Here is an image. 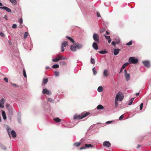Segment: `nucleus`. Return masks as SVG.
Returning <instances> with one entry per match:
<instances>
[{
    "label": "nucleus",
    "instance_id": "obj_1",
    "mask_svg": "<svg viewBox=\"0 0 151 151\" xmlns=\"http://www.w3.org/2000/svg\"><path fill=\"white\" fill-rule=\"evenodd\" d=\"M90 114L89 112H83L79 115H75L74 116L73 119H81L85 117Z\"/></svg>",
    "mask_w": 151,
    "mask_h": 151
},
{
    "label": "nucleus",
    "instance_id": "obj_2",
    "mask_svg": "<svg viewBox=\"0 0 151 151\" xmlns=\"http://www.w3.org/2000/svg\"><path fill=\"white\" fill-rule=\"evenodd\" d=\"M42 105L45 110L47 111L50 110V107L46 102L43 101L42 103Z\"/></svg>",
    "mask_w": 151,
    "mask_h": 151
},
{
    "label": "nucleus",
    "instance_id": "obj_3",
    "mask_svg": "<svg viewBox=\"0 0 151 151\" xmlns=\"http://www.w3.org/2000/svg\"><path fill=\"white\" fill-rule=\"evenodd\" d=\"M129 62L130 64H136L138 62V60L134 57H132L129 58Z\"/></svg>",
    "mask_w": 151,
    "mask_h": 151
},
{
    "label": "nucleus",
    "instance_id": "obj_4",
    "mask_svg": "<svg viewBox=\"0 0 151 151\" xmlns=\"http://www.w3.org/2000/svg\"><path fill=\"white\" fill-rule=\"evenodd\" d=\"M93 40L99 43V35L96 33L93 34Z\"/></svg>",
    "mask_w": 151,
    "mask_h": 151
},
{
    "label": "nucleus",
    "instance_id": "obj_5",
    "mask_svg": "<svg viewBox=\"0 0 151 151\" xmlns=\"http://www.w3.org/2000/svg\"><path fill=\"white\" fill-rule=\"evenodd\" d=\"M93 147V146L91 144H86L85 145V146H83L80 148V150H82L84 149H86L88 148L89 147L92 148Z\"/></svg>",
    "mask_w": 151,
    "mask_h": 151
},
{
    "label": "nucleus",
    "instance_id": "obj_6",
    "mask_svg": "<svg viewBox=\"0 0 151 151\" xmlns=\"http://www.w3.org/2000/svg\"><path fill=\"white\" fill-rule=\"evenodd\" d=\"M42 93L44 94H46L48 95H50L51 94V91L46 88L43 89Z\"/></svg>",
    "mask_w": 151,
    "mask_h": 151
},
{
    "label": "nucleus",
    "instance_id": "obj_7",
    "mask_svg": "<svg viewBox=\"0 0 151 151\" xmlns=\"http://www.w3.org/2000/svg\"><path fill=\"white\" fill-rule=\"evenodd\" d=\"M143 64L146 67L149 68L150 67V64L149 60H145L142 62Z\"/></svg>",
    "mask_w": 151,
    "mask_h": 151
},
{
    "label": "nucleus",
    "instance_id": "obj_8",
    "mask_svg": "<svg viewBox=\"0 0 151 151\" xmlns=\"http://www.w3.org/2000/svg\"><path fill=\"white\" fill-rule=\"evenodd\" d=\"M117 95H118L117 99L118 101H121L123 98L124 96L123 94L122 93L119 92Z\"/></svg>",
    "mask_w": 151,
    "mask_h": 151
},
{
    "label": "nucleus",
    "instance_id": "obj_9",
    "mask_svg": "<svg viewBox=\"0 0 151 151\" xmlns=\"http://www.w3.org/2000/svg\"><path fill=\"white\" fill-rule=\"evenodd\" d=\"M124 75L126 78V80L128 81L130 79V74L127 73V71L126 70H124Z\"/></svg>",
    "mask_w": 151,
    "mask_h": 151
},
{
    "label": "nucleus",
    "instance_id": "obj_10",
    "mask_svg": "<svg viewBox=\"0 0 151 151\" xmlns=\"http://www.w3.org/2000/svg\"><path fill=\"white\" fill-rule=\"evenodd\" d=\"M103 145L104 147H108L110 146L111 143L109 141H106L103 143Z\"/></svg>",
    "mask_w": 151,
    "mask_h": 151
},
{
    "label": "nucleus",
    "instance_id": "obj_11",
    "mask_svg": "<svg viewBox=\"0 0 151 151\" xmlns=\"http://www.w3.org/2000/svg\"><path fill=\"white\" fill-rule=\"evenodd\" d=\"M0 9H4L9 13H10L12 12V10L10 9L6 6L0 7Z\"/></svg>",
    "mask_w": 151,
    "mask_h": 151
},
{
    "label": "nucleus",
    "instance_id": "obj_12",
    "mask_svg": "<svg viewBox=\"0 0 151 151\" xmlns=\"http://www.w3.org/2000/svg\"><path fill=\"white\" fill-rule=\"evenodd\" d=\"M5 101L4 99L2 98L0 101V108H3L4 107V104Z\"/></svg>",
    "mask_w": 151,
    "mask_h": 151
},
{
    "label": "nucleus",
    "instance_id": "obj_13",
    "mask_svg": "<svg viewBox=\"0 0 151 151\" xmlns=\"http://www.w3.org/2000/svg\"><path fill=\"white\" fill-rule=\"evenodd\" d=\"M76 49H80L82 48L83 47V45L80 43H77L76 44H75Z\"/></svg>",
    "mask_w": 151,
    "mask_h": 151
},
{
    "label": "nucleus",
    "instance_id": "obj_14",
    "mask_svg": "<svg viewBox=\"0 0 151 151\" xmlns=\"http://www.w3.org/2000/svg\"><path fill=\"white\" fill-rule=\"evenodd\" d=\"M120 49L119 48L117 49H114V54L115 55H118L119 51H120Z\"/></svg>",
    "mask_w": 151,
    "mask_h": 151
},
{
    "label": "nucleus",
    "instance_id": "obj_15",
    "mask_svg": "<svg viewBox=\"0 0 151 151\" xmlns=\"http://www.w3.org/2000/svg\"><path fill=\"white\" fill-rule=\"evenodd\" d=\"M92 47L95 50H98V45L97 43L95 42H94L92 44Z\"/></svg>",
    "mask_w": 151,
    "mask_h": 151
},
{
    "label": "nucleus",
    "instance_id": "obj_16",
    "mask_svg": "<svg viewBox=\"0 0 151 151\" xmlns=\"http://www.w3.org/2000/svg\"><path fill=\"white\" fill-rule=\"evenodd\" d=\"M109 71L105 69L104 70L103 75L104 77H107L109 75Z\"/></svg>",
    "mask_w": 151,
    "mask_h": 151
},
{
    "label": "nucleus",
    "instance_id": "obj_17",
    "mask_svg": "<svg viewBox=\"0 0 151 151\" xmlns=\"http://www.w3.org/2000/svg\"><path fill=\"white\" fill-rule=\"evenodd\" d=\"M70 48L72 51L75 52L76 50V48L75 45H71L70 47Z\"/></svg>",
    "mask_w": 151,
    "mask_h": 151
},
{
    "label": "nucleus",
    "instance_id": "obj_18",
    "mask_svg": "<svg viewBox=\"0 0 151 151\" xmlns=\"http://www.w3.org/2000/svg\"><path fill=\"white\" fill-rule=\"evenodd\" d=\"M10 133L13 137L15 138L17 137L16 133L14 130H12Z\"/></svg>",
    "mask_w": 151,
    "mask_h": 151
},
{
    "label": "nucleus",
    "instance_id": "obj_19",
    "mask_svg": "<svg viewBox=\"0 0 151 151\" xmlns=\"http://www.w3.org/2000/svg\"><path fill=\"white\" fill-rule=\"evenodd\" d=\"M118 96V95H116V98L115 99V108H116L118 106V102L117 101H118V99H117V97Z\"/></svg>",
    "mask_w": 151,
    "mask_h": 151
},
{
    "label": "nucleus",
    "instance_id": "obj_20",
    "mask_svg": "<svg viewBox=\"0 0 151 151\" xmlns=\"http://www.w3.org/2000/svg\"><path fill=\"white\" fill-rule=\"evenodd\" d=\"M83 140V139H82L81 140V142H75L73 144L74 145L77 147H79L80 145Z\"/></svg>",
    "mask_w": 151,
    "mask_h": 151
},
{
    "label": "nucleus",
    "instance_id": "obj_21",
    "mask_svg": "<svg viewBox=\"0 0 151 151\" xmlns=\"http://www.w3.org/2000/svg\"><path fill=\"white\" fill-rule=\"evenodd\" d=\"M11 128L10 127H9L7 126V132L8 133V134L9 136V137L10 138H11V136L10 135V132L11 131Z\"/></svg>",
    "mask_w": 151,
    "mask_h": 151
},
{
    "label": "nucleus",
    "instance_id": "obj_22",
    "mask_svg": "<svg viewBox=\"0 0 151 151\" xmlns=\"http://www.w3.org/2000/svg\"><path fill=\"white\" fill-rule=\"evenodd\" d=\"M2 115L3 119L4 120L6 119V116L5 111H2Z\"/></svg>",
    "mask_w": 151,
    "mask_h": 151
},
{
    "label": "nucleus",
    "instance_id": "obj_23",
    "mask_svg": "<svg viewBox=\"0 0 151 151\" xmlns=\"http://www.w3.org/2000/svg\"><path fill=\"white\" fill-rule=\"evenodd\" d=\"M66 37L68 39V40H69L70 41L73 43H74L75 42V41L71 37H69L68 36H66Z\"/></svg>",
    "mask_w": 151,
    "mask_h": 151
},
{
    "label": "nucleus",
    "instance_id": "obj_24",
    "mask_svg": "<svg viewBox=\"0 0 151 151\" xmlns=\"http://www.w3.org/2000/svg\"><path fill=\"white\" fill-rule=\"evenodd\" d=\"M68 45V42L64 41L62 43L61 46L63 47H65Z\"/></svg>",
    "mask_w": 151,
    "mask_h": 151
},
{
    "label": "nucleus",
    "instance_id": "obj_25",
    "mask_svg": "<svg viewBox=\"0 0 151 151\" xmlns=\"http://www.w3.org/2000/svg\"><path fill=\"white\" fill-rule=\"evenodd\" d=\"M104 108L103 106L101 105H99L97 107V109L98 110L103 109Z\"/></svg>",
    "mask_w": 151,
    "mask_h": 151
},
{
    "label": "nucleus",
    "instance_id": "obj_26",
    "mask_svg": "<svg viewBox=\"0 0 151 151\" xmlns=\"http://www.w3.org/2000/svg\"><path fill=\"white\" fill-rule=\"evenodd\" d=\"M53 120L56 122H59L61 121V119L58 117H56L53 119Z\"/></svg>",
    "mask_w": 151,
    "mask_h": 151
},
{
    "label": "nucleus",
    "instance_id": "obj_27",
    "mask_svg": "<svg viewBox=\"0 0 151 151\" xmlns=\"http://www.w3.org/2000/svg\"><path fill=\"white\" fill-rule=\"evenodd\" d=\"M0 147L2 149L4 150H6V147L1 143H0Z\"/></svg>",
    "mask_w": 151,
    "mask_h": 151
},
{
    "label": "nucleus",
    "instance_id": "obj_28",
    "mask_svg": "<svg viewBox=\"0 0 151 151\" xmlns=\"http://www.w3.org/2000/svg\"><path fill=\"white\" fill-rule=\"evenodd\" d=\"M99 53L102 54H104L108 52L105 50H101L98 52Z\"/></svg>",
    "mask_w": 151,
    "mask_h": 151
},
{
    "label": "nucleus",
    "instance_id": "obj_29",
    "mask_svg": "<svg viewBox=\"0 0 151 151\" xmlns=\"http://www.w3.org/2000/svg\"><path fill=\"white\" fill-rule=\"evenodd\" d=\"M103 90V87L101 86H99L98 89L97 91L99 92H100L102 91Z\"/></svg>",
    "mask_w": 151,
    "mask_h": 151
},
{
    "label": "nucleus",
    "instance_id": "obj_30",
    "mask_svg": "<svg viewBox=\"0 0 151 151\" xmlns=\"http://www.w3.org/2000/svg\"><path fill=\"white\" fill-rule=\"evenodd\" d=\"M9 1L13 4L15 5L17 4L16 0H9Z\"/></svg>",
    "mask_w": 151,
    "mask_h": 151
},
{
    "label": "nucleus",
    "instance_id": "obj_31",
    "mask_svg": "<svg viewBox=\"0 0 151 151\" xmlns=\"http://www.w3.org/2000/svg\"><path fill=\"white\" fill-rule=\"evenodd\" d=\"M134 99V98H132L130 99L129 101V103L128 104V105H131L132 104Z\"/></svg>",
    "mask_w": 151,
    "mask_h": 151
},
{
    "label": "nucleus",
    "instance_id": "obj_32",
    "mask_svg": "<svg viewBox=\"0 0 151 151\" xmlns=\"http://www.w3.org/2000/svg\"><path fill=\"white\" fill-rule=\"evenodd\" d=\"M59 65L58 64H55L53 65L52 68H59Z\"/></svg>",
    "mask_w": 151,
    "mask_h": 151
},
{
    "label": "nucleus",
    "instance_id": "obj_33",
    "mask_svg": "<svg viewBox=\"0 0 151 151\" xmlns=\"http://www.w3.org/2000/svg\"><path fill=\"white\" fill-rule=\"evenodd\" d=\"M92 70L93 73V74L94 75H96L97 73V72L96 70L95 67H94L92 69Z\"/></svg>",
    "mask_w": 151,
    "mask_h": 151
},
{
    "label": "nucleus",
    "instance_id": "obj_34",
    "mask_svg": "<svg viewBox=\"0 0 151 151\" xmlns=\"http://www.w3.org/2000/svg\"><path fill=\"white\" fill-rule=\"evenodd\" d=\"M95 60L92 57H91V63L92 64H94L95 63Z\"/></svg>",
    "mask_w": 151,
    "mask_h": 151
},
{
    "label": "nucleus",
    "instance_id": "obj_35",
    "mask_svg": "<svg viewBox=\"0 0 151 151\" xmlns=\"http://www.w3.org/2000/svg\"><path fill=\"white\" fill-rule=\"evenodd\" d=\"M60 59H61V58H59L58 57V58H55V59H53L52 60L54 62H58V61L60 60Z\"/></svg>",
    "mask_w": 151,
    "mask_h": 151
},
{
    "label": "nucleus",
    "instance_id": "obj_36",
    "mask_svg": "<svg viewBox=\"0 0 151 151\" xmlns=\"http://www.w3.org/2000/svg\"><path fill=\"white\" fill-rule=\"evenodd\" d=\"M10 83L12 85L13 87L18 88L19 87L18 85L15 83H13L11 82H10Z\"/></svg>",
    "mask_w": 151,
    "mask_h": 151
},
{
    "label": "nucleus",
    "instance_id": "obj_37",
    "mask_svg": "<svg viewBox=\"0 0 151 151\" xmlns=\"http://www.w3.org/2000/svg\"><path fill=\"white\" fill-rule=\"evenodd\" d=\"M23 75L24 77L27 78L26 72L24 69H23Z\"/></svg>",
    "mask_w": 151,
    "mask_h": 151
},
{
    "label": "nucleus",
    "instance_id": "obj_38",
    "mask_svg": "<svg viewBox=\"0 0 151 151\" xmlns=\"http://www.w3.org/2000/svg\"><path fill=\"white\" fill-rule=\"evenodd\" d=\"M59 75V73L58 72L55 71L54 72V75L56 76H58Z\"/></svg>",
    "mask_w": 151,
    "mask_h": 151
},
{
    "label": "nucleus",
    "instance_id": "obj_39",
    "mask_svg": "<svg viewBox=\"0 0 151 151\" xmlns=\"http://www.w3.org/2000/svg\"><path fill=\"white\" fill-rule=\"evenodd\" d=\"M48 81V79L47 78H44L43 79V82L45 84H46Z\"/></svg>",
    "mask_w": 151,
    "mask_h": 151
},
{
    "label": "nucleus",
    "instance_id": "obj_40",
    "mask_svg": "<svg viewBox=\"0 0 151 151\" xmlns=\"http://www.w3.org/2000/svg\"><path fill=\"white\" fill-rule=\"evenodd\" d=\"M132 40L130 41L129 42L126 44V45L128 46L131 45H132Z\"/></svg>",
    "mask_w": 151,
    "mask_h": 151
},
{
    "label": "nucleus",
    "instance_id": "obj_41",
    "mask_svg": "<svg viewBox=\"0 0 151 151\" xmlns=\"http://www.w3.org/2000/svg\"><path fill=\"white\" fill-rule=\"evenodd\" d=\"M28 33L27 32H25L24 33V38H26L28 36Z\"/></svg>",
    "mask_w": 151,
    "mask_h": 151
},
{
    "label": "nucleus",
    "instance_id": "obj_42",
    "mask_svg": "<svg viewBox=\"0 0 151 151\" xmlns=\"http://www.w3.org/2000/svg\"><path fill=\"white\" fill-rule=\"evenodd\" d=\"M104 36L105 38L107 40H109L111 38L109 36H108L105 35H104Z\"/></svg>",
    "mask_w": 151,
    "mask_h": 151
},
{
    "label": "nucleus",
    "instance_id": "obj_43",
    "mask_svg": "<svg viewBox=\"0 0 151 151\" xmlns=\"http://www.w3.org/2000/svg\"><path fill=\"white\" fill-rule=\"evenodd\" d=\"M114 122L113 121H109L106 122L105 124H111L113 122Z\"/></svg>",
    "mask_w": 151,
    "mask_h": 151
},
{
    "label": "nucleus",
    "instance_id": "obj_44",
    "mask_svg": "<svg viewBox=\"0 0 151 151\" xmlns=\"http://www.w3.org/2000/svg\"><path fill=\"white\" fill-rule=\"evenodd\" d=\"M0 36L1 37H4L5 36V35L4 34V33L3 32H0Z\"/></svg>",
    "mask_w": 151,
    "mask_h": 151
},
{
    "label": "nucleus",
    "instance_id": "obj_45",
    "mask_svg": "<svg viewBox=\"0 0 151 151\" xmlns=\"http://www.w3.org/2000/svg\"><path fill=\"white\" fill-rule=\"evenodd\" d=\"M48 100L50 102H51V103L53 102L54 101L52 99L50 98H48Z\"/></svg>",
    "mask_w": 151,
    "mask_h": 151
},
{
    "label": "nucleus",
    "instance_id": "obj_46",
    "mask_svg": "<svg viewBox=\"0 0 151 151\" xmlns=\"http://www.w3.org/2000/svg\"><path fill=\"white\" fill-rule=\"evenodd\" d=\"M115 42L117 44L119 43L120 42V39H116L115 40Z\"/></svg>",
    "mask_w": 151,
    "mask_h": 151
},
{
    "label": "nucleus",
    "instance_id": "obj_47",
    "mask_svg": "<svg viewBox=\"0 0 151 151\" xmlns=\"http://www.w3.org/2000/svg\"><path fill=\"white\" fill-rule=\"evenodd\" d=\"M143 106V103H141L140 105V110H141L142 109Z\"/></svg>",
    "mask_w": 151,
    "mask_h": 151
},
{
    "label": "nucleus",
    "instance_id": "obj_48",
    "mask_svg": "<svg viewBox=\"0 0 151 151\" xmlns=\"http://www.w3.org/2000/svg\"><path fill=\"white\" fill-rule=\"evenodd\" d=\"M59 58H60L61 59H60V60H62L65 59L66 57H65L60 56V57H59Z\"/></svg>",
    "mask_w": 151,
    "mask_h": 151
},
{
    "label": "nucleus",
    "instance_id": "obj_49",
    "mask_svg": "<svg viewBox=\"0 0 151 151\" xmlns=\"http://www.w3.org/2000/svg\"><path fill=\"white\" fill-rule=\"evenodd\" d=\"M124 116L123 115H122L119 117V119L121 120L124 118Z\"/></svg>",
    "mask_w": 151,
    "mask_h": 151
},
{
    "label": "nucleus",
    "instance_id": "obj_50",
    "mask_svg": "<svg viewBox=\"0 0 151 151\" xmlns=\"http://www.w3.org/2000/svg\"><path fill=\"white\" fill-rule=\"evenodd\" d=\"M12 27L14 29H15L17 27V25L16 24H14L12 26Z\"/></svg>",
    "mask_w": 151,
    "mask_h": 151
},
{
    "label": "nucleus",
    "instance_id": "obj_51",
    "mask_svg": "<svg viewBox=\"0 0 151 151\" xmlns=\"http://www.w3.org/2000/svg\"><path fill=\"white\" fill-rule=\"evenodd\" d=\"M4 80L5 81L6 83H8V79L6 78H4Z\"/></svg>",
    "mask_w": 151,
    "mask_h": 151
},
{
    "label": "nucleus",
    "instance_id": "obj_52",
    "mask_svg": "<svg viewBox=\"0 0 151 151\" xmlns=\"http://www.w3.org/2000/svg\"><path fill=\"white\" fill-rule=\"evenodd\" d=\"M127 65L124 63L122 67V69L124 68Z\"/></svg>",
    "mask_w": 151,
    "mask_h": 151
},
{
    "label": "nucleus",
    "instance_id": "obj_53",
    "mask_svg": "<svg viewBox=\"0 0 151 151\" xmlns=\"http://www.w3.org/2000/svg\"><path fill=\"white\" fill-rule=\"evenodd\" d=\"M61 63L63 65H65L66 64V63L64 61H62L61 62Z\"/></svg>",
    "mask_w": 151,
    "mask_h": 151
},
{
    "label": "nucleus",
    "instance_id": "obj_54",
    "mask_svg": "<svg viewBox=\"0 0 151 151\" xmlns=\"http://www.w3.org/2000/svg\"><path fill=\"white\" fill-rule=\"evenodd\" d=\"M19 22L20 24H22L23 22L22 19V18H21L19 19Z\"/></svg>",
    "mask_w": 151,
    "mask_h": 151
},
{
    "label": "nucleus",
    "instance_id": "obj_55",
    "mask_svg": "<svg viewBox=\"0 0 151 151\" xmlns=\"http://www.w3.org/2000/svg\"><path fill=\"white\" fill-rule=\"evenodd\" d=\"M101 124V125L99 126L100 127H103L104 125V124H101L100 123H97V124Z\"/></svg>",
    "mask_w": 151,
    "mask_h": 151
},
{
    "label": "nucleus",
    "instance_id": "obj_56",
    "mask_svg": "<svg viewBox=\"0 0 151 151\" xmlns=\"http://www.w3.org/2000/svg\"><path fill=\"white\" fill-rule=\"evenodd\" d=\"M61 51L62 52H63L64 51V47L62 46H61Z\"/></svg>",
    "mask_w": 151,
    "mask_h": 151
},
{
    "label": "nucleus",
    "instance_id": "obj_57",
    "mask_svg": "<svg viewBox=\"0 0 151 151\" xmlns=\"http://www.w3.org/2000/svg\"><path fill=\"white\" fill-rule=\"evenodd\" d=\"M97 16L98 17H100V14L98 12H97Z\"/></svg>",
    "mask_w": 151,
    "mask_h": 151
},
{
    "label": "nucleus",
    "instance_id": "obj_58",
    "mask_svg": "<svg viewBox=\"0 0 151 151\" xmlns=\"http://www.w3.org/2000/svg\"><path fill=\"white\" fill-rule=\"evenodd\" d=\"M111 44L114 46H116V44H115V42L114 41H113L112 42H111Z\"/></svg>",
    "mask_w": 151,
    "mask_h": 151
},
{
    "label": "nucleus",
    "instance_id": "obj_59",
    "mask_svg": "<svg viewBox=\"0 0 151 151\" xmlns=\"http://www.w3.org/2000/svg\"><path fill=\"white\" fill-rule=\"evenodd\" d=\"M8 43L9 44V45H12V42L10 41H8Z\"/></svg>",
    "mask_w": 151,
    "mask_h": 151
},
{
    "label": "nucleus",
    "instance_id": "obj_60",
    "mask_svg": "<svg viewBox=\"0 0 151 151\" xmlns=\"http://www.w3.org/2000/svg\"><path fill=\"white\" fill-rule=\"evenodd\" d=\"M123 69H122V68H121V69H120V71H119V74H120V73H122V72Z\"/></svg>",
    "mask_w": 151,
    "mask_h": 151
},
{
    "label": "nucleus",
    "instance_id": "obj_61",
    "mask_svg": "<svg viewBox=\"0 0 151 151\" xmlns=\"http://www.w3.org/2000/svg\"><path fill=\"white\" fill-rule=\"evenodd\" d=\"M95 124H93V125H92L90 127H89V129H91V128H92L93 127V126L94 125H95Z\"/></svg>",
    "mask_w": 151,
    "mask_h": 151
},
{
    "label": "nucleus",
    "instance_id": "obj_62",
    "mask_svg": "<svg viewBox=\"0 0 151 151\" xmlns=\"http://www.w3.org/2000/svg\"><path fill=\"white\" fill-rule=\"evenodd\" d=\"M111 41V38L109 40H108V41L109 43H110Z\"/></svg>",
    "mask_w": 151,
    "mask_h": 151
},
{
    "label": "nucleus",
    "instance_id": "obj_63",
    "mask_svg": "<svg viewBox=\"0 0 151 151\" xmlns=\"http://www.w3.org/2000/svg\"><path fill=\"white\" fill-rule=\"evenodd\" d=\"M4 18L6 19V20H7V16L5 15V16H4Z\"/></svg>",
    "mask_w": 151,
    "mask_h": 151
},
{
    "label": "nucleus",
    "instance_id": "obj_64",
    "mask_svg": "<svg viewBox=\"0 0 151 151\" xmlns=\"http://www.w3.org/2000/svg\"><path fill=\"white\" fill-rule=\"evenodd\" d=\"M6 106L7 108H8L9 107H10V105L9 104H6Z\"/></svg>",
    "mask_w": 151,
    "mask_h": 151
}]
</instances>
